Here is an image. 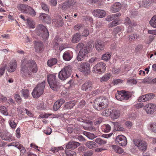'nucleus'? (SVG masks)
I'll return each mask as SVG.
<instances>
[{
	"instance_id": "nucleus-29",
	"label": "nucleus",
	"mask_w": 156,
	"mask_h": 156,
	"mask_svg": "<svg viewBox=\"0 0 156 156\" xmlns=\"http://www.w3.org/2000/svg\"><path fill=\"white\" fill-rule=\"evenodd\" d=\"M80 34L76 33L74 34L72 37V41L73 43H77L79 42L81 39Z\"/></svg>"
},
{
	"instance_id": "nucleus-61",
	"label": "nucleus",
	"mask_w": 156,
	"mask_h": 156,
	"mask_svg": "<svg viewBox=\"0 0 156 156\" xmlns=\"http://www.w3.org/2000/svg\"><path fill=\"white\" fill-rule=\"evenodd\" d=\"M17 148L19 149L22 153H24L26 152V150L24 147L21 144L19 145L17 147Z\"/></svg>"
},
{
	"instance_id": "nucleus-17",
	"label": "nucleus",
	"mask_w": 156,
	"mask_h": 156,
	"mask_svg": "<svg viewBox=\"0 0 156 156\" xmlns=\"http://www.w3.org/2000/svg\"><path fill=\"white\" fill-rule=\"evenodd\" d=\"M53 23L56 27H61L64 24L63 21L60 16H58L52 20Z\"/></svg>"
},
{
	"instance_id": "nucleus-39",
	"label": "nucleus",
	"mask_w": 156,
	"mask_h": 156,
	"mask_svg": "<svg viewBox=\"0 0 156 156\" xmlns=\"http://www.w3.org/2000/svg\"><path fill=\"white\" fill-rule=\"evenodd\" d=\"M112 75L110 73H107L101 78L100 81L101 82L107 81L109 79Z\"/></svg>"
},
{
	"instance_id": "nucleus-35",
	"label": "nucleus",
	"mask_w": 156,
	"mask_h": 156,
	"mask_svg": "<svg viewBox=\"0 0 156 156\" xmlns=\"http://www.w3.org/2000/svg\"><path fill=\"white\" fill-rule=\"evenodd\" d=\"M57 62V59L55 58H51L48 59L47 62V65L49 67L56 64Z\"/></svg>"
},
{
	"instance_id": "nucleus-7",
	"label": "nucleus",
	"mask_w": 156,
	"mask_h": 156,
	"mask_svg": "<svg viewBox=\"0 0 156 156\" xmlns=\"http://www.w3.org/2000/svg\"><path fill=\"white\" fill-rule=\"evenodd\" d=\"M71 71L70 66H66L59 72L58 77L61 80H64L70 76Z\"/></svg>"
},
{
	"instance_id": "nucleus-43",
	"label": "nucleus",
	"mask_w": 156,
	"mask_h": 156,
	"mask_svg": "<svg viewBox=\"0 0 156 156\" xmlns=\"http://www.w3.org/2000/svg\"><path fill=\"white\" fill-rule=\"evenodd\" d=\"M0 112L5 115H8V112L7 108L4 106H0Z\"/></svg>"
},
{
	"instance_id": "nucleus-50",
	"label": "nucleus",
	"mask_w": 156,
	"mask_h": 156,
	"mask_svg": "<svg viewBox=\"0 0 156 156\" xmlns=\"http://www.w3.org/2000/svg\"><path fill=\"white\" fill-rule=\"evenodd\" d=\"M42 8L46 12H48L49 8L48 5L45 3L44 2H41V4Z\"/></svg>"
},
{
	"instance_id": "nucleus-10",
	"label": "nucleus",
	"mask_w": 156,
	"mask_h": 156,
	"mask_svg": "<svg viewBox=\"0 0 156 156\" xmlns=\"http://www.w3.org/2000/svg\"><path fill=\"white\" fill-rule=\"evenodd\" d=\"M115 141L116 144L121 146H125L127 144L126 137L122 135H119L117 136Z\"/></svg>"
},
{
	"instance_id": "nucleus-9",
	"label": "nucleus",
	"mask_w": 156,
	"mask_h": 156,
	"mask_svg": "<svg viewBox=\"0 0 156 156\" xmlns=\"http://www.w3.org/2000/svg\"><path fill=\"white\" fill-rule=\"evenodd\" d=\"M106 64L102 62H100L96 64L93 68V70L98 73H104L106 69Z\"/></svg>"
},
{
	"instance_id": "nucleus-5",
	"label": "nucleus",
	"mask_w": 156,
	"mask_h": 156,
	"mask_svg": "<svg viewBox=\"0 0 156 156\" xmlns=\"http://www.w3.org/2000/svg\"><path fill=\"white\" fill-rule=\"evenodd\" d=\"M35 32L38 36H41L44 40L47 39L49 36L47 29L42 24H39L37 27Z\"/></svg>"
},
{
	"instance_id": "nucleus-55",
	"label": "nucleus",
	"mask_w": 156,
	"mask_h": 156,
	"mask_svg": "<svg viewBox=\"0 0 156 156\" xmlns=\"http://www.w3.org/2000/svg\"><path fill=\"white\" fill-rule=\"evenodd\" d=\"M65 102V101L64 99H61L56 101L55 103V105H56L58 104V105L61 107L62 104Z\"/></svg>"
},
{
	"instance_id": "nucleus-46",
	"label": "nucleus",
	"mask_w": 156,
	"mask_h": 156,
	"mask_svg": "<svg viewBox=\"0 0 156 156\" xmlns=\"http://www.w3.org/2000/svg\"><path fill=\"white\" fill-rule=\"evenodd\" d=\"M95 142L100 145H104L106 144V142L101 138H98L95 139Z\"/></svg>"
},
{
	"instance_id": "nucleus-44",
	"label": "nucleus",
	"mask_w": 156,
	"mask_h": 156,
	"mask_svg": "<svg viewBox=\"0 0 156 156\" xmlns=\"http://www.w3.org/2000/svg\"><path fill=\"white\" fill-rule=\"evenodd\" d=\"M111 108L106 109L104 110L102 112L101 115L103 116H108L111 114Z\"/></svg>"
},
{
	"instance_id": "nucleus-6",
	"label": "nucleus",
	"mask_w": 156,
	"mask_h": 156,
	"mask_svg": "<svg viewBox=\"0 0 156 156\" xmlns=\"http://www.w3.org/2000/svg\"><path fill=\"white\" fill-rule=\"evenodd\" d=\"M45 82L43 81L40 83H38L34 89L32 95L34 98H39L43 93L45 86Z\"/></svg>"
},
{
	"instance_id": "nucleus-3",
	"label": "nucleus",
	"mask_w": 156,
	"mask_h": 156,
	"mask_svg": "<svg viewBox=\"0 0 156 156\" xmlns=\"http://www.w3.org/2000/svg\"><path fill=\"white\" fill-rule=\"evenodd\" d=\"M108 104V100L107 98L100 97L97 98L94 100L93 106L95 109L101 111L107 108Z\"/></svg>"
},
{
	"instance_id": "nucleus-53",
	"label": "nucleus",
	"mask_w": 156,
	"mask_h": 156,
	"mask_svg": "<svg viewBox=\"0 0 156 156\" xmlns=\"http://www.w3.org/2000/svg\"><path fill=\"white\" fill-rule=\"evenodd\" d=\"M73 126L72 124H70L68 125L67 127V130L69 133H71L73 131Z\"/></svg>"
},
{
	"instance_id": "nucleus-42",
	"label": "nucleus",
	"mask_w": 156,
	"mask_h": 156,
	"mask_svg": "<svg viewBox=\"0 0 156 156\" xmlns=\"http://www.w3.org/2000/svg\"><path fill=\"white\" fill-rule=\"evenodd\" d=\"M139 35L136 34H133L130 35L129 37V40L130 41H134L135 39L139 38Z\"/></svg>"
},
{
	"instance_id": "nucleus-56",
	"label": "nucleus",
	"mask_w": 156,
	"mask_h": 156,
	"mask_svg": "<svg viewBox=\"0 0 156 156\" xmlns=\"http://www.w3.org/2000/svg\"><path fill=\"white\" fill-rule=\"evenodd\" d=\"M154 36L153 35H149L148 37V40L147 41L146 43L147 44H150L151 43L154 39Z\"/></svg>"
},
{
	"instance_id": "nucleus-34",
	"label": "nucleus",
	"mask_w": 156,
	"mask_h": 156,
	"mask_svg": "<svg viewBox=\"0 0 156 156\" xmlns=\"http://www.w3.org/2000/svg\"><path fill=\"white\" fill-rule=\"evenodd\" d=\"M112 149L116 153L122 154L123 151V150L121 147L116 145H112Z\"/></svg>"
},
{
	"instance_id": "nucleus-24",
	"label": "nucleus",
	"mask_w": 156,
	"mask_h": 156,
	"mask_svg": "<svg viewBox=\"0 0 156 156\" xmlns=\"http://www.w3.org/2000/svg\"><path fill=\"white\" fill-rule=\"evenodd\" d=\"M39 17L43 21L49 24L51 23V20L50 18L47 14L44 13H41Z\"/></svg>"
},
{
	"instance_id": "nucleus-23",
	"label": "nucleus",
	"mask_w": 156,
	"mask_h": 156,
	"mask_svg": "<svg viewBox=\"0 0 156 156\" xmlns=\"http://www.w3.org/2000/svg\"><path fill=\"white\" fill-rule=\"evenodd\" d=\"M12 136L7 131H3L0 132V137L3 140H9L11 139Z\"/></svg>"
},
{
	"instance_id": "nucleus-63",
	"label": "nucleus",
	"mask_w": 156,
	"mask_h": 156,
	"mask_svg": "<svg viewBox=\"0 0 156 156\" xmlns=\"http://www.w3.org/2000/svg\"><path fill=\"white\" fill-rule=\"evenodd\" d=\"M103 121V119L101 117H99L96 119L94 122V124L95 125H98L100 124Z\"/></svg>"
},
{
	"instance_id": "nucleus-52",
	"label": "nucleus",
	"mask_w": 156,
	"mask_h": 156,
	"mask_svg": "<svg viewBox=\"0 0 156 156\" xmlns=\"http://www.w3.org/2000/svg\"><path fill=\"white\" fill-rule=\"evenodd\" d=\"M150 127L152 131L156 132V123L152 122L150 124Z\"/></svg>"
},
{
	"instance_id": "nucleus-48",
	"label": "nucleus",
	"mask_w": 156,
	"mask_h": 156,
	"mask_svg": "<svg viewBox=\"0 0 156 156\" xmlns=\"http://www.w3.org/2000/svg\"><path fill=\"white\" fill-rule=\"evenodd\" d=\"M142 82L144 83L150 84L152 83V80L151 78L147 77L143 79Z\"/></svg>"
},
{
	"instance_id": "nucleus-60",
	"label": "nucleus",
	"mask_w": 156,
	"mask_h": 156,
	"mask_svg": "<svg viewBox=\"0 0 156 156\" xmlns=\"http://www.w3.org/2000/svg\"><path fill=\"white\" fill-rule=\"evenodd\" d=\"M122 30L121 28L119 27H116L113 30V32L114 34H116Z\"/></svg>"
},
{
	"instance_id": "nucleus-1",
	"label": "nucleus",
	"mask_w": 156,
	"mask_h": 156,
	"mask_svg": "<svg viewBox=\"0 0 156 156\" xmlns=\"http://www.w3.org/2000/svg\"><path fill=\"white\" fill-rule=\"evenodd\" d=\"M21 62L20 73L24 78L31 77L32 76L31 72L33 73L37 72V66L34 61L33 60H28L24 59Z\"/></svg>"
},
{
	"instance_id": "nucleus-14",
	"label": "nucleus",
	"mask_w": 156,
	"mask_h": 156,
	"mask_svg": "<svg viewBox=\"0 0 156 156\" xmlns=\"http://www.w3.org/2000/svg\"><path fill=\"white\" fill-rule=\"evenodd\" d=\"M124 23L127 26H129L128 29H127V33L132 32L133 31L132 27L136 25V24L135 22H131L129 18L128 17L125 19Z\"/></svg>"
},
{
	"instance_id": "nucleus-16",
	"label": "nucleus",
	"mask_w": 156,
	"mask_h": 156,
	"mask_svg": "<svg viewBox=\"0 0 156 156\" xmlns=\"http://www.w3.org/2000/svg\"><path fill=\"white\" fill-rule=\"evenodd\" d=\"M105 42L101 41H97L95 43V48L96 50L99 51H102L105 48Z\"/></svg>"
},
{
	"instance_id": "nucleus-21",
	"label": "nucleus",
	"mask_w": 156,
	"mask_h": 156,
	"mask_svg": "<svg viewBox=\"0 0 156 156\" xmlns=\"http://www.w3.org/2000/svg\"><path fill=\"white\" fill-rule=\"evenodd\" d=\"M73 56L72 52L69 50L65 51L63 55V58L66 61H69L73 58Z\"/></svg>"
},
{
	"instance_id": "nucleus-18",
	"label": "nucleus",
	"mask_w": 156,
	"mask_h": 156,
	"mask_svg": "<svg viewBox=\"0 0 156 156\" xmlns=\"http://www.w3.org/2000/svg\"><path fill=\"white\" fill-rule=\"evenodd\" d=\"M92 14L94 16L100 18L105 17L106 14L104 10L101 9L94 10L92 12Z\"/></svg>"
},
{
	"instance_id": "nucleus-2",
	"label": "nucleus",
	"mask_w": 156,
	"mask_h": 156,
	"mask_svg": "<svg viewBox=\"0 0 156 156\" xmlns=\"http://www.w3.org/2000/svg\"><path fill=\"white\" fill-rule=\"evenodd\" d=\"M94 44L89 42L86 46H84L82 43H79L76 46L77 49L79 50L76 59L78 61H81L84 60L87 55L93 49Z\"/></svg>"
},
{
	"instance_id": "nucleus-22",
	"label": "nucleus",
	"mask_w": 156,
	"mask_h": 156,
	"mask_svg": "<svg viewBox=\"0 0 156 156\" xmlns=\"http://www.w3.org/2000/svg\"><path fill=\"white\" fill-rule=\"evenodd\" d=\"M80 145V143L76 141H70L66 145L67 149H74Z\"/></svg>"
},
{
	"instance_id": "nucleus-15",
	"label": "nucleus",
	"mask_w": 156,
	"mask_h": 156,
	"mask_svg": "<svg viewBox=\"0 0 156 156\" xmlns=\"http://www.w3.org/2000/svg\"><path fill=\"white\" fill-rule=\"evenodd\" d=\"M76 3V0H68L63 3L62 5V9L65 10L68 8H70L71 6H73Z\"/></svg>"
},
{
	"instance_id": "nucleus-36",
	"label": "nucleus",
	"mask_w": 156,
	"mask_h": 156,
	"mask_svg": "<svg viewBox=\"0 0 156 156\" xmlns=\"http://www.w3.org/2000/svg\"><path fill=\"white\" fill-rule=\"evenodd\" d=\"M75 105V102L74 101H70L67 102L65 105L64 108L67 109H71L73 108Z\"/></svg>"
},
{
	"instance_id": "nucleus-4",
	"label": "nucleus",
	"mask_w": 156,
	"mask_h": 156,
	"mask_svg": "<svg viewBox=\"0 0 156 156\" xmlns=\"http://www.w3.org/2000/svg\"><path fill=\"white\" fill-rule=\"evenodd\" d=\"M56 74L48 75L47 76V80L50 87L54 91L57 90L59 87V83L56 78Z\"/></svg>"
},
{
	"instance_id": "nucleus-27",
	"label": "nucleus",
	"mask_w": 156,
	"mask_h": 156,
	"mask_svg": "<svg viewBox=\"0 0 156 156\" xmlns=\"http://www.w3.org/2000/svg\"><path fill=\"white\" fill-rule=\"evenodd\" d=\"M121 8V4L119 2L116 3L112 6L111 11L112 12L115 13L118 12Z\"/></svg>"
},
{
	"instance_id": "nucleus-40",
	"label": "nucleus",
	"mask_w": 156,
	"mask_h": 156,
	"mask_svg": "<svg viewBox=\"0 0 156 156\" xmlns=\"http://www.w3.org/2000/svg\"><path fill=\"white\" fill-rule=\"evenodd\" d=\"M21 92L25 98L26 99L28 98L29 95V92L27 89H23L21 91Z\"/></svg>"
},
{
	"instance_id": "nucleus-8",
	"label": "nucleus",
	"mask_w": 156,
	"mask_h": 156,
	"mask_svg": "<svg viewBox=\"0 0 156 156\" xmlns=\"http://www.w3.org/2000/svg\"><path fill=\"white\" fill-rule=\"evenodd\" d=\"M90 64L86 62H81L78 66L79 70L83 73L85 75L89 74L90 72Z\"/></svg>"
},
{
	"instance_id": "nucleus-25",
	"label": "nucleus",
	"mask_w": 156,
	"mask_h": 156,
	"mask_svg": "<svg viewBox=\"0 0 156 156\" xmlns=\"http://www.w3.org/2000/svg\"><path fill=\"white\" fill-rule=\"evenodd\" d=\"M92 87V83L90 81H88L85 82L82 85L81 89L83 90L87 91L91 89Z\"/></svg>"
},
{
	"instance_id": "nucleus-47",
	"label": "nucleus",
	"mask_w": 156,
	"mask_h": 156,
	"mask_svg": "<svg viewBox=\"0 0 156 156\" xmlns=\"http://www.w3.org/2000/svg\"><path fill=\"white\" fill-rule=\"evenodd\" d=\"M27 20L29 27L30 28H33L35 27V23L33 21L29 19H27Z\"/></svg>"
},
{
	"instance_id": "nucleus-64",
	"label": "nucleus",
	"mask_w": 156,
	"mask_h": 156,
	"mask_svg": "<svg viewBox=\"0 0 156 156\" xmlns=\"http://www.w3.org/2000/svg\"><path fill=\"white\" fill-rule=\"evenodd\" d=\"M142 45L141 44H138L137 45L135 48V51L136 52L141 50L143 48Z\"/></svg>"
},
{
	"instance_id": "nucleus-12",
	"label": "nucleus",
	"mask_w": 156,
	"mask_h": 156,
	"mask_svg": "<svg viewBox=\"0 0 156 156\" xmlns=\"http://www.w3.org/2000/svg\"><path fill=\"white\" fill-rule=\"evenodd\" d=\"M156 108V105L152 103H149L146 105L144 107L146 112L148 114L153 113Z\"/></svg>"
},
{
	"instance_id": "nucleus-28",
	"label": "nucleus",
	"mask_w": 156,
	"mask_h": 156,
	"mask_svg": "<svg viewBox=\"0 0 156 156\" xmlns=\"http://www.w3.org/2000/svg\"><path fill=\"white\" fill-rule=\"evenodd\" d=\"M111 116L113 119H117L119 116L120 112L117 110L116 108H111Z\"/></svg>"
},
{
	"instance_id": "nucleus-26",
	"label": "nucleus",
	"mask_w": 156,
	"mask_h": 156,
	"mask_svg": "<svg viewBox=\"0 0 156 156\" xmlns=\"http://www.w3.org/2000/svg\"><path fill=\"white\" fill-rule=\"evenodd\" d=\"M31 7L27 5L20 4L19 5V8L24 13L28 14Z\"/></svg>"
},
{
	"instance_id": "nucleus-20",
	"label": "nucleus",
	"mask_w": 156,
	"mask_h": 156,
	"mask_svg": "<svg viewBox=\"0 0 156 156\" xmlns=\"http://www.w3.org/2000/svg\"><path fill=\"white\" fill-rule=\"evenodd\" d=\"M34 45L35 51L37 52H41L44 49V45L43 43L40 41L35 42Z\"/></svg>"
},
{
	"instance_id": "nucleus-30",
	"label": "nucleus",
	"mask_w": 156,
	"mask_h": 156,
	"mask_svg": "<svg viewBox=\"0 0 156 156\" xmlns=\"http://www.w3.org/2000/svg\"><path fill=\"white\" fill-rule=\"evenodd\" d=\"M85 145L87 147L90 149H93L98 147L97 144L95 142L92 141L87 142L85 144Z\"/></svg>"
},
{
	"instance_id": "nucleus-45",
	"label": "nucleus",
	"mask_w": 156,
	"mask_h": 156,
	"mask_svg": "<svg viewBox=\"0 0 156 156\" xmlns=\"http://www.w3.org/2000/svg\"><path fill=\"white\" fill-rule=\"evenodd\" d=\"M122 94V91H118V93H116L115 95V97L117 99L120 101L123 100Z\"/></svg>"
},
{
	"instance_id": "nucleus-41",
	"label": "nucleus",
	"mask_w": 156,
	"mask_h": 156,
	"mask_svg": "<svg viewBox=\"0 0 156 156\" xmlns=\"http://www.w3.org/2000/svg\"><path fill=\"white\" fill-rule=\"evenodd\" d=\"M151 26L154 28H156V16H153L149 22Z\"/></svg>"
},
{
	"instance_id": "nucleus-33",
	"label": "nucleus",
	"mask_w": 156,
	"mask_h": 156,
	"mask_svg": "<svg viewBox=\"0 0 156 156\" xmlns=\"http://www.w3.org/2000/svg\"><path fill=\"white\" fill-rule=\"evenodd\" d=\"M83 134L86 136L89 139L91 140H93L97 136L94 133L86 131H83Z\"/></svg>"
},
{
	"instance_id": "nucleus-31",
	"label": "nucleus",
	"mask_w": 156,
	"mask_h": 156,
	"mask_svg": "<svg viewBox=\"0 0 156 156\" xmlns=\"http://www.w3.org/2000/svg\"><path fill=\"white\" fill-rule=\"evenodd\" d=\"M114 125V129L117 131H125V129L121 126L118 122H112Z\"/></svg>"
},
{
	"instance_id": "nucleus-59",
	"label": "nucleus",
	"mask_w": 156,
	"mask_h": 156,
	"mask_svg": "<svg viewBox=\"0 0 156 156\" xmlns=\"http://www.w3.org/2000/svg\"><path fill=\"white\" fill-rule=\"evenodd\" d=\"M29 12L28 13V14L31 16H32L34 17L36 15V12L34 10V9L32 8L31 7L30 9V11H29Z\"/></svg>"
},
{
	"instance_id": "nucleus-13",
	"label": "nucleus",
	"mask_w": 156,
	"mask_h": 156,
	"mask_svg": "<svg viewBox=\"0 0 156 156\" xmlns=\"http://www.w3.org/2000/svg\"><path fill=\"white\" fill-rule=\"evenodd\" d=\"M154 94L153 93H149L140 96L138 99V101L145 102L153 99Z\"/></svg>"
},
{
	"instance_id": "nucleus-51",
	"label": "nucleus",
	"mask_w": 156,
	"mask_h": 156,
	"mask_svg": "<svg viewBox=\"0 0 156 156\" xmlns=\"http://www.w3.org/2000/svg\"><path fill=\"white\" fill-rule=\"evenodd\" d=\"M66 156H75L76 152L73 151H68L66 153Z\"/></svg>"
},
{
	"instance_id": "nucleus-58",
	"label": "nucleus",
	"mask_w": 156,
	"mask_h": 156,
	"mask_svg": "<svg viewBox=\"0 0 156 156\" xmlns=\"http://www.w3.org/2000/svg\"><path fill=\"white\" fill-rule=\"evenodd\" d=\"M9 124L10 127L13 129L15 128L17 126L16 123L14 122V121L12 120L10 121Z\"/></svg>"
},
{
	"instance_id": "nucleus-11",
	"label": "nucleus",
	"mask_w": 156,
	"mask_h": 156,
	"mask_svg": "<svg viewBox=\"0 0 156 156\" xmlns=\"http://www.w3.org/2000/svg\"><path fill=\"white\" fill-rule=\"evenodd\" d=\"M133 143L135 145L141 150L145 151L147 149V144L144 141L137 139H134Z\"/></svg>"
},
{
	"instance_id": "nucleus-37",
	"label": "nucleus",
	"mask_w": 156,
	"mask_h": 156,
	"mask_svg": "<svg viewBox=\"0 0 156 156\" xmlns=\"http://www.w3.org/2000/svg\"><path fill=\"white\" fill-rule=\"evenodd\" d=\"M111 54H110L108 52L102 55L101 57V59L107 62L111 58Z\"/></svg>"
},
{
	"instance_id": "nucleus-57",
	"label": "nucleus",
	"mask_w": 156,
	"mask_h": 156,
	"mask_svg": "<svg viewBox=\"0 0 156 156\" xmlns=\"http://www.w3.org/2000/svg\"><path fill=\"white\" fill-rule=\"evenodd\" d=\"M83 25L81 24H78L74 26V29L76 31H78L82 27H83Z\"/></svg>"
},
{
	"instance_id": "nucleus-49",
	"label": "nucleus",
	"mask_w": 156,
	"mask_h": 156,
	"mask_svg": "<svg viewBox=\"0 0 156 156\" xmlns=\"http://www.w3.org/2000/svg\"><path fill=\"white\" fill-rule=\"evenodd\" d=\"M103 127L104 128V131L105 132H108L111 130V127L108 124H105Z\"/></svg>"
},
{
	"instance_id": "nucleus-54",
	"label": "nucleus",
	"mask_w": 156,
	"mask_h": 156,
	"mask_svg": "<svg viewBox=\"0 0 156 156\" xmlns=\"http://www.w3.org/2000/svg\"><path fill=\"white\" fill-rule=\"evenodd\" d=\"M93 154V151L91 150H89L83 153V156H91Z\"/></svg>"
},
{
	"instance_id": "nucleus-38",
	"label": "nucleus",
	"mask_w": 156,
	"mask_h": 156,
	"mask_svg": "<svg viewBox=\"0 0 156 156\" xmlns=\"http://www.w3.org/2000/svg\"><path fill=\"white\" fill-rule=\"evenodd\" d=\"M154 2V0H143L141 4L144 7H147Z\"/></svg>"
},
{
	"instance_id": "nucleus-62",
	"label": "nucleus",
	"mask_w": 156,
	"mask_h": 156,
	"mask_svg": "<svg viewBox=\"0 0 156 156\" xmlns=\"http://www.w3.org/2000/svg\"><path fill=\"white\" fill-rule=\"evenodd\" d=\"M118 24V21L116 20H115L112 22L110 23L109 25L110 27H112L114 26H115Z\"/></svg>"
},
{
	"instance_id": "nucleus-32",
	"label": "nucleus",
	"mask_w": 156,
	"mask_h": 156,
	"mask_svg": "<svg viewBox=\"0 0 156 156\" xmlns=\"http://www.w3.org/2000/svg\"><path fill=\"white\" fill-rule=\"evenodd\" d=\"M122 95L123 100H128L131 97V95L129 92L125 90H122Z\"/></svg>"
},
{
	"instance_id": "nucleus-19",
	"label": "nucleus",
	"mask_w": 156,
	"mask_h": 156,
	"mask_svg": "<svg viewBox=\"0 0 156 156\" xmlns=\"http://www.w3.org/2000/svg\"><path fill=\"white\" fill-rule=\"evenodd\" d=\"M17 66L16 61L15 60H12L9 63V67H7L6 69L9 72H14L16 69Z\"/></svg>"
}]
</instances>
